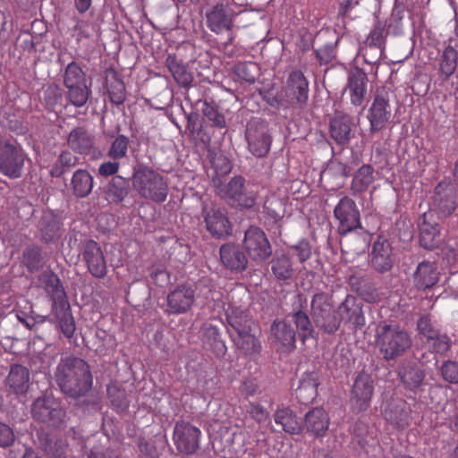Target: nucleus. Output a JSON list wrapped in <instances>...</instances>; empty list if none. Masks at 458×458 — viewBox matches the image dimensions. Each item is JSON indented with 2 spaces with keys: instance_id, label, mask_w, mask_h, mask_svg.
I'll return each mask as SVG.
<instances>
[{
  "instance_id": "nucleus-1",
  "label": "nucleus",
  "mask_w": 458,
  "mask_h": 458,
  "mask_svg": "<svg viewBox=\"0 0 458 458\" xmlns=\"http://www.w3.org/2000/svg\"><path fill=\"white\" fill-rule=\"evenodd\" d=\"M54 379L61 393L72 400H80L93 387L90 365L84 359L72 354L60 359Z\"/></svg>"
},
{
  "instance_id": "nucleus-2",
  "label": "nucleus",
  "mask_w": 458,
  "mask_h": 458,
  "mask_svg": "<svg viewBox=\"0 0 458 458\" xmlns=\"http://www.w3.org/2000/svg\"><path fill=\"white\" fill-rule=\"evenodd\" d=\"M41 281L47 294L52 301L51 313L59 328L67 338L72 337L76 326L68 297L60 278L52 271L42 274Z\"/></svg>"
},
{
  "instance_id": "nucleus-3",
  "label": "nucleus",
  "mask_w": 458,
  "mask_h": 458,
  "mask_svg": "<svg viewBox=\"0 0 458 458\" xmlns=\"http://www.w3.org/2000/svg\"><path fill=\"white\" fill-rule=\"evenodd\" d=\"M375 345L385 361L403 357L412 346L411 333L396 323L380 322L376 328Z\"/></svg>"
},
{
  "instance_id": "nucleus-4",
  "label": "nucleus",
  "mask_w": 458,
  "mask_h": 458,
  "mask_svg": "<svg viewBox=\"0 0 458 458\" xmlns=\"http://www.w3.org/2000/svg\"><path fill=\"white\" fill-rule=\"evenodd\" d=\"M271 333L286 348L295 347L296 335L304 343L315 336V329L308 314L302 310L289 313L283 320L274 321Z\"/></svg>"
},
{
  "instance_id": "nucleus-5",
  "label": "nucleus",
  "mask_w": 458,
  "mask_h": 458,
  "mask_svg": "<svg viewBox=\"0 0 458 458\" xmlns=\"http://www.w3.org/2000/svg\"><path fill=\"white\" fill-rule=\"evenodd\" d=\"M132 188L146 199L163 203L167 197L168 186L163 176L152 168L138 165L133 168Z\"/></svg>"
},
{
  "instance_id": "nucleus-6",
  "label": "nucleus",
  "mask_w": 458,
  "mask_h": 458,
  "mask_svg": "<svg viewBox=\"0 0 458 458\" xmlns=\"http://www.w3.org/2000/svg\"><path fill=\"white\" fill-rule=\"evenodd\" d=\"M31 416L34 420L54 429H64L67 413L53 394L38 396L31 405Z\"/></svg>"
},
{
  "instance_id": "nucleus-7",
  "label": "nucleus",
  "mask_w": 458,
  "mask_h": 458,
  "mask_svg": "<svg viewBox=\"0 0 458 458\" xmlns=\"http://www.w3.org/2000/svg\"><path fill=\"white\" fill-rule=\"evenodd\" d=\"M333 307L332 296L328 293H318L313 295L310 304L313 323L328 335H334L339 329L337 310Z\"/></svg>"
},
{
  "instance_id": "nucleus-8",
  "label": "nucleus",
  "mask_w": 458,
  "mask_h": 458,
  "mask_svg": "<svg viewBox=\"0 0 458 458\" xmlns=\"http://www.w3.org/2000/svg\"><path fill=\"white\" fill-rule=\"evenodd\" d=\"M239 14L229 4L221 2L209 5L205 11L206 26L216 35L226 33L231 41V35L235 28V19Z\"/></svg>"
},
{
  "instance_id": "nucleus-9",
  "label": "nucleus",
  "mask_w": 458,
  "mask_h": 458,
  "mask_svg": "<svg viewBox=\"0 0 458 458\" xmlns=\"http://www.w3.org/2000/svg\"><path fill=\"white\" fill-rule=\"evenodd\" d=\"M457 207L455 185L450 181H442L435 187L431 207L427 213H432L438 220L445 219L450 216Z\"/></svg>"
},
{
  "instance_id": "nucleus-10",
  "label": "nucleus",
  "mask_w": 458,
  "mask_h": 458,
  "mask_svg": "<svg viewBox=\"0 0 458 458\" xmlns=\"http://www.w3.org/2000/svg\"><path fill=\"white\" fill-rule=\"evenodd\" d=\"M245 138L252 155L257 157L267 156L272 142L269 123L262 118L251 119L247 123Z\"/></svg>"
},
{
  "instance_id": "nucleus-11",
  "label": "nucleus",
  "mask_w": 458,
  "mask_h": 458,
  "mask_svg": "<svg viewBox=\"0 0 458 458\" xmlns=\"http://www.w3.org/2000/svg\"><path fill=\"white\" fill-rule=\"evenodd\" d=\"M242 244L249 258L257 264L266 262L273 253L266 233L258 226L251 225L245 231Z\"/></svg>"
},
{
  "instance_id": "nucleus-12",
  "label": "nucleus",
  "mask_w": 458,
  "mask_h": 458,
  "mask_svg": "<svg viewBox=\"0 0 458 458\" xmlns=\"http://www.w3.org/2000/svg\"><path fill=\"white\" fill-rule=\"evenodd\" d=\"M201 216L207 231L213 238L225 240L233 234V225L225 208L217 206H204Z\"/></svg>"
},
{
  "instance_id": "nucleus-13",
  "label": "nucleus",
  "mask_w": 458,
  "mask_h": 458,
  "mask_svg": "<svg viewBox=\"0 0 458 458\" xmlns=\"http://www.w3.org/2000/svg\"><path fill=\"white\" fill-rule=\"evenodd\" d=\"M392 93L385 88L376 91L371 106L369 109L368 119L370 123V132L376 133L389 123L392 112L389 105Z\"/></svg>"
},
{
  "instance_id": "nucleus-14",
  "label": "nucleus",
  "mask_w": 458,
  "mask_h": 458,
  "mask_svg": "<svg viewBox=\"0 0 458 458\" xmlns=\"http://www.w3.org/2000/svg\"><path fill=\"white\" fill-rule=\"evenodd\" d=\"M24 165L22 149L8 140L0 139V172L11 179L21 176Z\"/></svg>"
},
{
  "instance_id": "nucleus-15",
  "label": "nucleus",
  "mask_w": 458,
  "mask_h": 458,
  "mask_svg": "<svg viewBox=\"0 0 458 458\" xmlns=\"http://www.w3.org/2000/svg\"><path fill=\"white\" fill-rule=\"evenodd\" d=\"M220 193L232 207L251 208L256 203L255 195L246 189L245 179L241 175L233 177Z\"/></svg>"
},
{
  "instance_id": "nucleus-16",
  "label": "nucleus",
  "mask_w": 458,
  "mask_h": 458,
  "mask_svg": "<svg viewBox=\"0 0 458 458\" xmlns=\"http://www.w3.org/2000/svg\"><path fill=\"white\" fill-rule=\"evenodd\" d=\"M339 327L341 323L348 325L352 330L361 329L365 326L362 305L353 295L348 294L336 308Z\"/></svg>"
},
{
  "instance_id": "nucleus-17",
  "label": "nucleus",
  "mask_w": 458,
  "mask_h": 458,
  "mask_svg": "<svg viewBox=\"0 0 458 458\" xmlns=\"http://www.w3.org/2000/svg\"><path fill=\"white\" fill-rule=\"evenodd\" d=\"M81 255L88 271L93 277L102 279L106 276V261L103 250L97 242L86 240L82 243Z\"/></svg>"
},
{
  "instance_id": "nucleus-18",
  "label": "nucleus",
  "mask_w": 458,
  "mask_h": 458,
  "mask_svg": "<svg viewBox=\"0 0 458 458\" xmlns=\"http://www.w3.org/2000/svg\"><path fill=\"white\" fill-rule=\"evenodd\" d=\"M339 221L338 233H345L360 228V212L355 202L347 196L343 197L334 210Z\"/></svg>"
},
{
  "instance_id": "nucleus-19",
  "label": "nucleus",
  "mask_w": 458,
  "mask_h": 458,
  "mask_svg": "<svg viewBox=\"0 0 458 458\" xmlns=\"http://www.w3.org/2000/svg\"><path fill=\"white\" fill-rule=\"evenodd\" d=\"M200 430L186 421H179L174 429V440L179 452L192 454L199 448Z\"/></svg>"
},
{
  "instance_id": "nucleus-20",
  "label": "nucleus",
  "mask_w": 458,
  "mask_h": 458,
  "mask_svg": "<svg viewBox=\"0 0 458 458\" xmlns=\"http://www.w3.org/2000/svg\"><path fill=\"white\" fill-rule=\"evenodd\" d=\"M38 448L50 458H67L69 445L66 439L54 436L50 431L40 428L36 431Z\"/></svg>"
},
{
  "instance_id": "nucleus-21",
  "label": "nucleus",
  "mask_w": 458,
  "mask_h": 458,
  "mask_svg": "<svg viewBox=\"0 0 458 458\" xmlns=\"http://www.w3.org/2000/svg\"><path fill=\"white\" fill-rule=\"evenodd\" d=\"M368 83V75L362 69L355 67L350 71L344 94L350 99V103L353 106H360L365 101Z\"/></svg>"
},
{
  "instance_id": "nucleus-22",
  "label": "nucleus",
  "mask_w": 458,
  "mask_h": 458,
  "mask_svg": "<svg viewBox=\"0 0 458 458\" xmlns=\"http://www.w3.org/2000/svg\"><path fill=\"white\" fill-rule=\"evenodd\" d=\"M169 314H184L188 312L195 301V286L180 284L166 298Z\"/></svg>"
},
{
  "instance_id": "nucleus-23",
  "label": "nucleus",
  "mask_w": 458,
  "mask_h": 458,
  "mask_svg": "<svg viewBox=\"0 0 458 458\" xmlns=\"http://www.w3.org/2000/svg\"><path fill=\"white\" fill-rule=\"evenodd\" d=\"M395 262L391 243L386 239H378L373 243L370 266L378 274L390 272Z\"/></svg>"
},
{
  "instance_id": "nucleus-24",
  "label": "nucleus",
  "mask_w": 458,
  "mask_h": 458,
  "mask_svg": "<svg viewBox=\"0 0 458 458\" xmlns=\"http://www.w3.org/2000/svg\"><path fill=\"white\" fill-rule=\"evenodd\" d=\"M397 375L403 387L414 394L424 385L425 369L414 360H404L397 368Z\"/></svg>"
},
{
  "instance_id": "nucleus-25",
  "label": "nucleus",
  "mask_w": 458,
  "mask_h": 458,
  "mask_svg": "<svg viewBox=\"0 0 458 458\" xmlns=\"http://www.w3.org/2000/svg\"><path fill=\"white\" fill-rule=\"evenodd\" d=\"M373 379L371 376L361 371L355 378L352 390V403L353 408L358 411H366L373 395Z\"/></svg>"
},
{
  "instance_id": "nucleus-26",
  "label": "nucleus",
  "mask_w": 458,
  "mask_h": 458,
  "mask_svg": "<svg viewBox=\"0 0 458 458\" xmlns=\"http://www.w3.org/2000/svg\"><path fill=\"white\" fill-rule=\"evenodd\" d=\"M224 327L225 325L220 319L211 318L203 323L200 327V336L203 344L217 357L224 356L227 350L220 335V330Z\"/></svg>"
},
{
  "instance_id": "nucleus-27",
  "label": "nucleus",
  "mask_w": 458,
  "mask_h": 458,
  "mask_svg": "<svg viewBox=\"0 0 458 458\" xmlns=\"http://www.w3.org/2000/svg\"><path fill=\"white\" fill-rule=\"evenodd\" d=\"M286 102L302 107L309 97L308 81L301 72L293 71L290 73L285 86Z\"/></svg>"
},
{
  "instance_id": "nucleus-28",
  "label": "nucleus",
  "mask_w": 458,
  "mask_h": 458,
  "mask_svg": "<svg viewBox=\"0 0 458 458\" xmlns=\"http://www.w3.org/2000/svg\"><path fill=\"white\" fill-rule=\"evenodd\" d=\"M420 244L426 250L438 249L443 242L437 218L432 213H424L420 216Z\"/></svg>"
},
{
  "instance_id": "nucleus-29",
  "label": "nucleus",
  "mask_w": 458,
  "mask_h": 458,
  "mask_svg": "<svg viewBox=\"0 0 458 458\" xmlns=\"http://www.w3.org/2000/svg\"><path fill=\"white\" fill-rule=\"evenodd\" d=\"M4 384L11 394L16 395L25 394L30 385L29 369L19 363L11 364L9 373L4 379Z\"/></svg>"
},
{
  "instance_id": "nucleus-30",
  "label": "nucleus",
  "mask_w": 458,
  "mask_h": 458,
  "mask_svg": "<svg viewBox=\"0 0 458 458\" xmlns=\"http://www.w3.org/2000/svg\"><path fill=\"white\" fill-rule=\"evenodd\" d=\"M219 254L221 262L227 269L242 272L247 268L248 258L240 245L234 242L225 243L221 245Z\"/></svg>"
},
{
  "instance_id": "nucleus-31",
  "label": "nucleus",
  "mask_w": 458,
  "mask_h": 458,
  "mask_svg": "<svg viewBox=\"0 0 458 458\" xmlns=\"http://www.w3.org/2000/svg\"><path fill=\"white\" fill-rule=\"evenodd\" d=\"M353 123L350 115L335 113L330 119L329 132L332 139L340 146L347 145L354 137Z\"/></svg>"
},
{
  "instance_id": "nucleus-32",
  "label": "nucleus",
  "mask_w": 458,
  "mask_h": 458,
  "mask_svg": "<svg viewBox=\"0 0 458 458\" xmlns=\"http://www.w3.org/2000/svg\"><path fill=\"white\" fill-rule=\"evenodd\" d=\"M165 65L175 82L182 88H190L192 85L194 76L189 67V64L177 54H168Z\"/></svg>"
},
{
  "instance_id": "nucleus-33",
  "label": "nucleus",
  "mask_w": 458,
  "mask_h": 458,
  "mask_svg": "<svg viewBox=\"0 0 458 458\" xmlns=\"http://www.w3.org/2000/svg\"><path fill=\"white\" fill-rule=\"evenodd\" d=\"M340 247L346 259H353L355 257L365 254L369 248V241L362 233L352 231L340 233Z\"/></svg>"
},
{
  "instance_id": "nucleus-34",
  "label": "nucleus",
  "mask_w": 458,
  "mask_h": 458,
  "mask_svg": "<svg viewBox=\"0 0 458 458\" xmlns=\"http://www.w3.org/2000/svg\"><path fill=\"white\" fill-rule=\"evenodd\" d=\"M411 409L403 399H392L386 403L384 409V418L399 428H404L409 425Z\"/></svg>"
},
{
  "instance_id": "nucleus-35",
  "label": "nucleus",
  "mask_w": 458,
  "mask_h": 458,
  "mask_svg": "<svg viewBox=\"0 0 458 458\" xmlns=\"http://www.w3.org/2000/svg\"><path fill=\"white\" fill-rule=\"evenodd\" d=\"M225 318L228 325L227 330L230 329L231 333H233L234 335L252 330L254 321L245 310L229 306L225 310Z\"/></svg>"
},
{
  "instance_id": "nucleus-36",
  "label": "nucleus",
  "mask_w": 458,
  "mask_h": 458,
  "mask_svg": "<svg viewBox=\"0 0 458 458\" xmlns=\"http://www.w3.org/2000/svg\"><path fill=\"white\" fill-rule=\"evenodd\" d=\"M338 39L328 32H319L314 40V49L318 61L320 64H327L335 57V47Z\"/></svg>"
},
{
  "instance_id": "nucleus-37",
  "label": "nucleus",
  "mask_w": 458,
  "mask_h": 458,
  "mask_svg": "<svg viewBox=\"0 0 458 458\" xmlns=\"http://www.w3.org/2000/svg\"><path fill=\"white\" fill-rule=\"evenodd\" d=\"M269 266L277 281L288 283L295 275L292 259L283 252H276L269 261Z\"/></svg>"
},
{
  "instance_id": "nucleus-38",
  "label": "nucleus",
  "mask_w": 458,
  "mask_h": 458,
  "mask_svg": "<svg viewBox=\"0 0 458 458\" xmlns=\"http://www.w3.org/2000/svg\"><path fill=\"white\" fill-rule=\"evenodd\" d=\"M69 148L76 153L87 155L94 145V136L84 126H78L71 131L67 138Z\"/></svg>"
},
{
  "instance_id": "nucleus-39",
  "label": "nucleus",
  "mask_w": 458,
  "mask_h": 458,
  "mask_svg": "<svg viewBox=\"0 0 458 458\" xmlns=\"http://www.w3.org/2000/svg\"><path fill=\"white\" fill-rule=\"evenodd\" d=\"M439 273L434 263L420 262L413 274V283L418 290H427L433 287L438 281Z\"/></svg>"
},
{
  "instance_id": "nucleus-40",
  "label": "nucleus",
  "mask_w": 458,
  "mask_h": 458,
  "mask_svg": "<svg viewBox=\"0 0 458 458\" xmlns=\"http://www.w3.org/2000/svg\"><path fill=\"white\" fill-rule=\"evenodd\" d=\"M329 419L327 412L322 408H314L309 411L304 418V426L307 432L316 437L324 435L327 430Z\"/></svg>"
},
{
  "instance_id": "nucleus-41",
  "label": "nucleus",
  "mask_w": 458,
  "mask_h": 458,
  "mask_svg": "<svg viewBox=\"0 0 458 458\" xmlns=\"http://www.w3.org/2000/svg\"><path fill=\"white\" fill-rule=\"evenodd\" d=\"M105 74L110 101L116 106L123 104L126 99V89L123 81L112 67L107 68Z\"/></svg>"
},
{
  "instance_id": "nucleus-42",
  "label": "nucleus",
  "mask_w": 458,
  "mask_h": 458,
  "mask_svg": "<svg viewBox=\"0 0 458 458\" xmlns=\"http://www.w3.org/2000/svg\"><path fill=\"white\" fill-rule=\"evenodd\" d=\"M130 181L123 176L114 175L104 188L106 199L110 203L122 202L130 193Z\"/></svg>"
},
{
  "instance_id": "nucleus-43",
  "label": "nucleus",
  "mask_w": 458,
  "mask_h": 458,
  "mask_svg": "<svg viewBox=\"0 0 458 458\" xmlns=\"http://www.w3.org/2000/svg\"><path fill=\"white\" fill-rule=\"evenodd\" d=\"M93 176L86 169L76 170L71 179L70 190L76 198L88 197L93 190Z\"/></svg>"
},
{
  "instance_id": "nucleus-44",
  "label": "nucleus",
  "mask_w": 458,
  "mask_h": 458,
  "mask_svg": "<svg viewBox=\"0 0 458 458\" xmlns=\"http://www.w3.org/2000/svg\"><path fill=\"white\" fill-rule=\"evenodd\" d=\"M40 239L46 243L59 238L61 222L52 211L44 212L38 224Z\"/></svg>"
},
{
  "instance_id": "nucleus-45",
  "label": "nucleus",
  "mask_w": 458,
  "mask_h": 458,
  "mask_svg": "<svg viewBox=\"0 0 458 458\" xmlns=\"http://www.w3.org/2000/svg\"><path fill=\"white\" fill-rule=\"evenodd\" d=\"M318 376L315 373L306 374L299 381V386L295 389L296 398L301 403L309 404L312 403L318 395Z\"/></svg>"
},
{
  "instance_id": "nucleus-46",
  "label": "nucleus",
  "mask_w": 458,
  "mask_h": 458,
  "mask_svg": "<svg viewBox=\"0 0 458 458\" xmlns=\"http://www.w3.org/2000/svg\"><path fill=\"white\" fill-rule=\"evenodd\" d=\"M386 35L385 25L378 22L367 38L365 55L372 54L376 59H379L385 48Z\"/></svg>"
},
{
  "instance_id": "nucleus-47",
  "label": "nucleus",
  "mask_w": 458,
  "mask_h": 458,
  "mask_svg": "<svg viewBox=\"0 0 458 458\" xmlns=\"http://www.w3.org/2000/svg\"><path fill=\"white\" fill-rule=\"evenodd\" d=\"M116 347L114 336L102 328H97L89 341V348L97 354L106 355Z\"/></svg>"
},
{
  "instance_id": "nucleus-48",
  "label": "nucleus",
  "mask_w": 458,
  "mask_h": 458,
  "mask_svg": "<svg viewBox=\"0 0 458 458\" xmlns=\"http://www.w3.org/2000/svg\"><path fill=\"white\" fill-rule=\"evenodd\" d=\"M228 333L236 348L241 350L245 355H257L260 352L261 344L257 337L251 334V331L234 335L233 333H231V330L228 329Z\"/></svg>"
},
{
  "instance_id": "nucleus-49",
  "label": "nucleus",
  "mask_w": 458,
  "mask_h": 458,
  "mask_svg": "<svg viewBox=\"0 0 458 458\" xmlns=\"http://www.w3.org/2000/svg\"><path fill=\"white\" fill-rule=\"evenodd\" d=\"M80 158L70 150H63L52 165L49 174L52 177L60 178L79 164Z\"/></svg>"
},
{
  "instance_id": "nucleus-50",
  "label": "nucleus",
  "mask_w": 458,
  "mask_h": 458,
  "mask_svg": "<svg viewBox=\"0 0 458 458\" xmlns=\"http://www.w3.org/2000/svg\"><path fill=\"white\" fill-rule=\"evenodd\" d=\"M232 72L239 81L248 84H253L261 74L260 67L254 62L238 63L233 66Z\"/></svg>"
},
{
  "instance_id": "nucleus-51",
  "label": "nucleus",
  "mask_w": 458,
  "mask_h": 458,
  "mask_svg": "<svg viewBox=\"0 0 458 458\" xmlns=\"http://www.w3.org/2000/svg\"><path fill=\"white\" fill-rule=\"evenodd\" d=\"M350 283L356 293L365 301L374 303L379 300L377 289L369 280L352 276Z\"/></svg>"
},
{
  "instance_id": "nucleus-52",
  "label": "nucleus",
  "mask_w": 458,
  "mask_h": 458,
  "mask_svg": "<svg viewBox=\"0 0 458 458\" xmlns=\"http://www.w3.org/2000/svg\"><path fill=\"white\" fill-rule=\"evenodd\" d=\"M275 421L289 434H299L302 430V426L297 420L296 415L288 408L278 410L275 413Z\"/></svg>"
},
{
  "instance_id": "nucleus-53",
  "label": "nucleus",
  "mask_w": 458,
  "mask_h": 458,
  "mask_svg": "<svg viewBox=\"0 0 458 458\" xmlns=\"http://www.w3.org/2000/svg\"><path fill=\"white\" fill-rule=\"evenodd\" d=\"M150 299V288L144 282L131 284L127 291V301L134 307H144Z\"/></svg>"
},
{
  "instance_id": "nucleus-54",
  "label": "nucleus",
  "mask_w": 458,
  "mask_h": 458,
  "mask_svg": "<svg viewBox=\"0 0 458 458\" xmlns=\"http://www.w3.org/2000/svg\"><path fill=\"white\" fill-rule=\"evenodd\" d=\"M91 81L87 83L65 86L67 89L66 98L72 106L81 107L85 106L91 95Z\"/></svg>"
},
{
  "instance_id": "nucleus-55",
  "label": "nucleus",
  "mask_w": 458,
  "mask_h": 458,
  "mask_svg": "<svg viewBox=\"0 0 458 458\" xmlns=\"http://www.w3.org/2000/svg\"><path fill=\"white\" fill-rule=\"evenodd\" d=\"M285 201L284 199L272 194L267 197L264 203V212L266 216L275 223L279 222L285 215Z\"/></svg>"
},
{
  "instance_id": "nucleus-56",
  "label": "nucleus",
  "mask_w": 458,
  "mask_h": 458,
  "mask_svg": "<svg viewBox=\"0 0 458 458\" xmlns=\"http://www.w3.org/2000/svg\"><path fill=\"white\" fill-rule=\"evenodd\" d=\"M374 168L370 165H363L356 172L352 182V190L354 193L365 191L372 183Z\"/></svg>"
},
{
  "instance_id": "nucleus-57",
  "label": "nucleus",
  "mask_w": 458,
  "mask_h": 458,
  "mask_svg": "<svg viewBox=\"0 0 458 458\" xmlns=\"http://www.w3.org/2000/svg\"><path fill=\"white\" fill-rule=\"evenodd\" d=\"M458 53L457 51L448 46L444 50L441 59L439 72L444 81H447L450 76L454 72L457 66Z\"/></svg>"
},
{
  "instance_id": "nucleus-58",
  "label": "nucleus",
  "mask_w": 458,
  "mask_h": 458,
  "mask_svg": "<svg viewBox=\"0 0 458 458\" xmlns=\"http://www.w3.org/2000/svg\"><path fill=\"white\" fill-rule=\"evenodd\" d=\"M22 263L30 272L38 271L44 266L42 250L38 246H28L22 253Z\"/></svg>"
},
{
  "instance_id": "nucleus-59",
  "label": "nucleus",
  "mask_w": 458,
  "mask_h": 458,
  "mask_svg": "<svg viewBox=\"0 0 458 458\" xmlns=\"http://www.w3.org/2000/svg\"><path fill=\"white\" fill-rule=\"evenodd\" d=\"M202 113L205 118L211 123V125L218 129L226 128V121L225 115L220 112L219 106L211 100L210 102L204 101Z\"/></svg>"
},
{
  "instance_id": "nucleus-60",
  "label": "nucleus",
  "mask_w": 458,
  "mask_h": 458,
  "mask_svg": "<svg viewBox=\"0 0 458 458\" xmlns=\"http://www.w3.org/2000/svg\"><path fill=\"white\" fill-rule=\"evenodd\" d=\"M63 78L64 87L87 83L86 72L76 62H71L67 64Z\"/></svg>"
},
{
  "instance_id": "nucleus-61",
  "label": "nucleus",
  "mask_w": 458,
  "mask_h": 458,
  "mask_svg": "<svg viewBox=\"0 0 458 458\" xmlns=\"http://www.w3.org/2000/svg\"><path fill=\"white\" fill-rule=\"evenodd\" d=\"M77 405L82 410L83 412L91 413L101 410L102 408V398L98 393H91V391L86 395L81 396L78 400Z\"/></svg>"
},
{
  "instance_id": "nucleus-62",
  "label": "nucleus",
  "mask_w": 458,
  "mask_h": 458,
  "mask_svg": "<svg viewBox=\"0 0 458 458\" xmlns=\"http://www.w3.org/2000/svg\"><path fill=\"white\" fill-rule=\"evenodd\" d=\"M417 330L420 336L424 337L428 343L437 335L439 330L434 326L429 316H421L417 321Z\"/></svg>"
},
{
  "instance_id": "nucleus-63",
  "label": "nucleus",
  "mask_w": 458,
  "mask_h": 458,
  "mask_svg": "<svg viewBox=\"0 0 458 458\" xmlns=\"http://www.w3.org/2000/svg\"><path fill=\"white\" fill-rule=\"evenodd\" d=\"M441 377L449 384H458V362L452 360H445L439 368Z\"/></svg>"
},
{
  "instance_id": "nucleus-64",
  "label": "nucleus",
  "mask_w": 458,
  "mask_h": 458,
  "mask_svg": "<svg viewBox=\"0 0 458 458\" xmlns=\"http://www.w3.org/2000/svg\"><path fill=\"white\" fill-rule=\"evenodd\" d=\"M107 394L113 407L121 411L127 409L129 403L124 390H121L115 386L108 387Z\"/></svg>"
}]
</instances>
